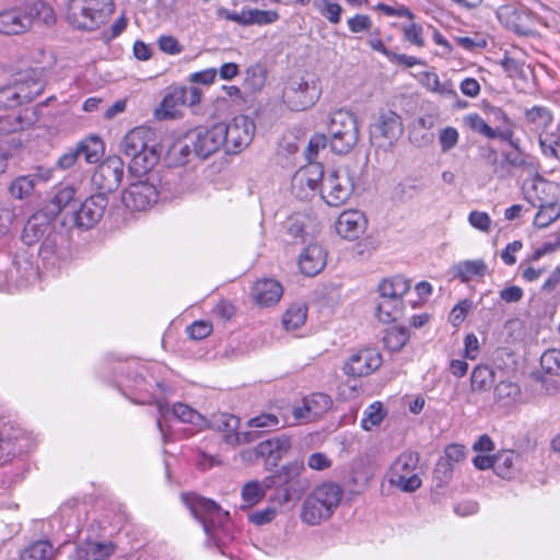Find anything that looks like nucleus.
Segmentation results:
<instances>
[{"mask_svg": "<svg viewBox=\"0 0 560 560\" xmlns=\"http://www.w3.org/2000/svg\"><path fill=\"white\" fill-rule=\"evenodd\" d=\"M327 253L322 245L311 244L300 255L301 271L308 277L319 273L326 266Z\"/></svg>", "mask_w": 560, "mask_h": 560, "instance_id": "nucleus-31", "label": "nucleus"}, {"mask_svg": "<svg viewBox=\"0 0 560 560\" xmlns=\"http://www.w3.org/2000/svg\"><path fill=\"white\" fill-rule=\"evenodd\" d=\"M320 94V82L314 73H294L283 88L282 100L290 109L304 110L313 106Z\"/></svg>", "mask_w": 560, "mask_h": 560, "instance_id": "nucleus-6", "label": "nucleus"}, {"mask_svg": "<svg viewBox=\"0 0 560 560\" xmlns=\"http://www.w3.org/2000/svg\"><path fill=\"white\" fill-rule=\"evenodd\" d=\"M23 97L26 96L19 92L14 83L0 89V109H9L22 105L25 103Z\"/></svg>", "mask_w": 560, "mask_h": 560, "instance_id": "nucleus-57", "label": "nucleus"}, {"mask_svg": "<svg viewBox=\"0 0 560 560\" xmlns=\"http://www.w3.org/2000/svg\"><path fill=\"white\" fill-rule=\"evenodd\" d=\"M327 129L330 148L337 154L350 152L359 140L357 118L348 110L334 112L329 117Z\"/></svg>", "mask_w": 560, "mask_h": 560, "instance_id": "nucleus-8", "label": "nucleus"}, {"mask_svg": "<svg viewBox=\"0 0 560 560\" xmlns=\"http://www.w3.org/2000/svg\"><path fill=\"white\" fill-rule=\"evenodd\" d=\"M34 254L20 247L14 253L0 254V290L23 289L38 280Z\"/></svg>", "mask_w": 560, "mask_h": 560, "instance_id": "nucleus-3", "label": "nucleus"}, {"mask_svg": "<svg viewBox=\"0 0 560 560\" xmlns=\"http://www.w3.org/2000/svg\"><path fill=\"white\" fill-rule=\"evenodd\" d=\"M532 205L539 208L534 218V225L538 229H545L560 218V205L558 202L537 205L532 201Z\"/></svg>", "mask_w": 560, "mask_h": 560, "instance_id": "nucleus-47", "label": "nucleus"}, {"mask_svg": "<svg viewBox=\"0 0 560 560\" xmlns=\"http://www.w3.org/2000/svg\"><path fill=\"white\" fill-rule=\"evenodd\" d=\"M410 282L401 277L395 276L382 280L377 287L380 300H399L409 291Z\"/></svg>", "mask_w": 560, "mask_h": 560, "instance_id": "nucleus-35", "label": "nucleus"}, {"mask_svg": "<svg viewBox=\"0 0 560 560\" xmlns=\"http://www.w3.org/2000/svg\"><path fill=\"white\" fill-rule=\"evenodd\" d=\"M377 8L386 15H397L401 19H405L406 22L402 26L405 35H420L422 33L421 26L413 23V15L405 5L392 7L388 4L380 3Z\"/></svg>", "mask_w": 560, "mask_h": 560, "instance_id": "nucleus-44", "label": "nucleus"}, {"mask_svg": "<svg viewBox=\"0 0 560 560\" xmlns=\"http://www.w3.org/2000/svg\"><path fill=\"white\" fill-rule=\"evenodd\" d=\"M304 471V463L293 460L282 466L275 475L267 477L272 479V487L278 486L280 488L278 494L280 504L288 503L293 494L302 492L306 488L307 480L302 479Z\"/></svg>", "mask_w": 560, "mask_h": 560, "instance_id": "nucleus-12", "label": "nucleus"}, {"mask_svg": "<svg viewBox=\"0 0 560 560\" xmlns=\"http://www.w3.org/2000/svg\"><path fill=\"white\" fill-rule=\"evenodd\" d=\"M192 156H196L195 145L189 143L187 131L170 148L167 159L173 166H182L189 163Z\"/></svg>", "mask_w": 560, "mask_h": 560, "instance_id": "nucleus-37", "label": "nucleus"}, {"mask_svg": "<svg viewBox=\"0 0 560 560\" xmlns=\"http://www.w3.org/2000/svg\"><path fill=\"white\" fill-rule=\"evenodd\" d=\"M155 404L159 411L156 424L160 432L162 433L164 441L167 439V431L165 427L167 424V418L170 415L182 422L190 423L196 427H200L205 423L203 417L197 410L192 409L186 404H175L172 408H170L166 401L162 399H155Z\"/></svg>", "mask_w": 560, "mask_h": 560, "instance_id": "nucleus-18", "label": "nucleus"}, {"mask_svg": "<svg viewBox=\"0 0 560 560\" xmlns=\"http://www.w3.org/2000/svg\"><path fill=\"white\" fill-rule=\"evenodd\" d=\"M209 425L212 430L222 433L223 441L232 446L247 443L249 433L238 432L240 419L228 412H218L211 416Z\"/></svg>", "mask_w": 560, "mask_h": 560, "instance_id": "nucleus-23", "label": "nucleus"}, {"mask_svg": "<svg viewBox=\"0 0 560 560\" xmlns=\"http://www.w3.org/2000/svg\"><path fill=\"white\" fill-rule=\"evenodd\" d=\"M521 395L520 386L512 381H501L494 387V398L503 406L515 401Z\"/></svg>", "mask_w": 560, "mask_h": 560, "instance_id": "nucleus-52", "label": "nucleus"}, {"mask_svg": "<svg viewBox=\"0 0 560 560\" xmlns=\"http://www.w3.org/2000/svg\"><path fill=\"white\" fill-rule=\"evenodd\" d=\"M113 10L112 0H70L67 20L79 31L93 32L106 21Z\"/></svg>", "mask_w": 560, "mask_h": 560, "instance_id": "nucleus-7", "label": "nucleus"}, {"mask_svg": "<svg viewBox=\"0 0 560 560\" xmlns=\"http://www.w3.org/2000/svg\"><path fill=\"white\" fill-rule=\"evenodd\" d=\"M464 125L474 132L485 136L490 139L493 136V128L477 113H471L463 118Z\"/></svg>", "mask_w": 560, "mask_h": 560, "instance_id": "nucleus-60", "label": "nucleus"}, {"mask_svg": "<svg viewBox=\"0 0 560 560\" xmlns=\"http://www.w3.org/2000/svg\"><path fill=\"white\" fill-rule=\"evenodd\" d=\"M38 177L36 175H20L9 185V194L18 200H25L34 192Z\"/></svg>", "mask_w": 560, "mask_h": 560, "instance_id": "nucleus-45", "label": "nucleus"}, {"mask_svg": "<svg viewBox=\"0 0 560 560\" xmlns=\"http://www.w3.org/2000/svg\"><path fill=\"white\" fill-rule=\"evenodd\" d=\"M124 161L117 156H108L105 159L94 171L91 177V183L97 194H103L107 197L108 194L115 191L124 176Z\"/></svg>", "mask_w": 560, "mask_h": 560, "instance_id": "nucleus-14", "label": "nucleus"}, {"mask_svg": "<svg viewBox=\"0 0 560 560\" xmlns=\"http://www.w3.org/2000/svg\"><path fill=\"white\" fill-rule=\"evenodd\" d=\"M34 121V113L28 114V110H25L24 114L19 115H0V135H9L19 130H23L24 128L31 126Z\"/></svg>", "mask_w": 560, "mask_h": 560, "instance_id": "nucleus-43", "label": "nucleus"}, {"mask_svg": "<svg viewBox=\"0 0 560 560\" xmlns=\"http://www.w3.org/2000/svg\"><path fill=\"white\" fill-rule=\"evenodd\" d=\"M190 177L185 176L178 179L171 174L165 179L160 190L148 180H138L131 183L122 192V203L130 211H145L150 209L158 200L160 195L167 197H182L191 192Z\"/></svg>", "mask_w": 560, "mask_h": 560, "instance_id": "nucleus-1", "label": "nucleus"}, {"mask_svg": "<svg viewBox=\"0 0 560 560\" xmlns=\"http://www.w3.org/2000/svg\"><path fill=\"white\" fill-rule=\"evenodd\" d=\"M267 80V70L262 65H254L246 69L244 85L250 92L262 89Z\"/></svg>", "mask_w": 560, "mask_h": 560, "instance_id": "nucleus-53", "label": "nucleus"}, {"mask_svg": "<svg viewBox=\"0 0 560 560\" xmlns=\"http://www.w3.org/2000/svg\"><path fill=\"white\" fill-rule=\"evenodd\" d=\"M540 365L547 373L560 375V350L545 351L540 358Z\"/></svg>", "mask_w": 560, "mask_h": 560, "instance_id": "nucleus-62", "label": "nucleus"}, {"mask_svg": "<svg viewBox=\"0 0 560 560\" xmlns=\"http://www.w3.org/2000/svg\"><path fill=\"white\" fill-rule=\"evenodd\" d=\"M382 364L381 353L373 348L353 352L343 364V372L351 377H362L376 371Z\"/></svg>", "mask_w": 560, "mask_h": 560, "instance_id": "nucleus-20", "label": "nucleus"}, {"mask_svg": "<svg viewBox=\"0 0 560 560\" xmlns=\"http://www.w3.org/2000/svg\"><path fill=\"white\" fill-rule=\"evenodd\" d=\"M201 100V91L196 86L172 88L163 97L160 106L155 109L158 119L175 118L182 107L194 106Z\"/></svg>", "mask_w": 560, "mask_h": 560, "instance_id": "nucleus-13", "label": "nucleus"}, {"mask_svg": "<svg viewBox=\"0 0 560 560\" xmlns=\"http://www.w3.org/2000/svg\"><path fill=\"white\" fill-rule=\"evenodd\" d=\"M499 22L509 32L516 35H530L529 30L530 14L524 8H517L513 4L499 7L497 10Z\"/></svg>", "mask_w": 560, "mask_h": 560, "instance_id": "nucleus-24", "label": "nucleus"}, {"mask_svg": "<svg viewBox=\"0 0 560 560\" xmlns=\"http://www.w3.org/2000/svg\"><path fill=\"white\" fill-rule=\"evenodd\" d=\"M108 205L103 194H95L86 198L79 209L72 207L70 223L72 226L89 230L100 222Z\"/></svg>", "mask_w": 560, "mask_h": 560, "instance_id": "nucleus-17", "label": "nucleus"}, {"mask_svg": "<svg viewBox=\"0 0 560 560\" xmlns=\"http://www.w3.org/2000/svg\"><path fill=\"white\" fill-rule=\"evenodd\" d=\"M525 120L532 131L537 135L545 129L552 127L553 122L550 112L542 106H534L530 109H527L525 113Z\"/></svg>", "mask_w": 560, "mask_h": 560, "instance_id": "nucleus-41", "label": "nucleus"}, {"mask_svg": "<svg viewBox=\"0 0 560 560\" xmlns=\"http://www.w3.org/2000/svg\"><path fill=\"white\" fill-rule=\"evenodd\" d=\"M343 495L341 487L326 481L315 487L304 499L301 509V521L310 526L322 524L331 517Z\"/></svg>", "mask_w": 560, "mask_h": 560, "instance_id": "nucleus-4", "label": "nucleus"}, {"mask_svg": "<svg viewBox=\"0 0 560 560\" xmlns=\"http://www.w3.org/2000/svg\"><path fill=\"white\" fill-rule=\"evenodd\" d=\"M354 189L353 172L348 166H339L327 173L323 172L319 192L322 199L330 207L343 205Z\"/></svg>", "mask_w": 560, "mask_h": 560, "instance_id": "nucleus-10", "label": "nucleus"}, {"mask_svg": "<svg viewBox=\"0 0 560 560\" xmlns=\"http://www.w3.org/2000/svg\"><path fill=\"white\" fill-rule=\"evenodd\" d=\"M54 547L48 540H37L28 545L20 553V560H51Z\"/></svg>", "mask_w": 560, "mask_h": 560, "instance_id": "nucleus-48", "label": "nucleus"}, {"mask_svg": "<svg viewBox=\"0 0 560 560\" xmlns=\"http://www.w3.org/2000/svg\"><path fill=\"white\" fill-rule=\"evenodd\" d=\"M385 416L386 412L383 408L382 402L374 401L365 409L363 418L361 420V427L364 430L370 431L373 427L381 424Z\"/></svg>", "mask_w": 560, "mask_h": 560, "instance_id": "nucleus-56", "label": "nucleus"}, {"mask_svg": "<svg viewBox=\"0 0 560 560\" xmlns=\"http://www.w3.org/2000/svg\"><path fill=\"white\" fill-rule=\"evenodd\" d=\"M182 500L191 515L202 524L205 533L217 540L218 529L225 525L229 513L223 511L214 501L199 497L196 493H183Z\"/></svg>", "mask_w": 560, "mask_h": 560, "instance_id": "nucleus-9", "label": "nucleus"}, {"mask_svg": "<svg viewBox=\"0 0 560 560\" xmlns=\"http://www.w3.org/2000/svg\"><path fill=\"white\" fill-rule=\"evenodd\" d=\"M541 151L547 156L557 158V148L560 145V125L545 129L538 135Z\"/></svg>", "mask_w": 560, "mask_h": 560, "instance_id": "nucleus-51", "label": "nucleus"}, {"mask_svg": "<svg viewBox=\"0 0 560 560\" xmlns=\"http://www.w3.org/2000/svg\"><path fill=\"white\" fill-rule=\"evenodd\" d=\"M521 463V455L514 451H502L494 456V471L504 479H511Z\"/></svg>", "mask_w": 560, "mask_h": 560, "instance_id": "nucleus-38", "label": "nucleus"}, {"mask_svg": "<svg viewBox=\"0 0 560 560\" xmlns=\"http://www.w3.org/2000/svg\"><path fill=\"white\" fill-rule=\"evenodd\" d=\"M307 318V306L303 302L292 303L282 315V326L288 331L302 327Z\"/></svg>", "mask_w": 560, "mask_h": 560, "instance_id": "nucleus-42", "label": "nucleus"}, {"mask_svg": "<svg viewBox=\"0 0 560 560\" xmlns=\"http://www.w3.org/2000/svg\"><path fill=\"white\" fill-rule=\"evenodd\" d=\"M306 402V409L311 411L314 419H317L326 411H328L332 405L330 397L324 393H314L304 398Z\"/></svg>", "mask_w": 560, "mask_h": 560, "instance_id": "nucleus-54", "label": "nucleus"}, {"mask_svg": "<svg viewBox=\"0 0 560 560\" xmlns=\"http://www.w3.org/2000/svg\"><path fill=\"white\" fill-rule=\"evenodd\" d=\"M63 236L58 232H49L43 240L38 249V257L46 270L56 271L66 261V249L63 248Z\"/></svg>", "mask_w": 560, "mask_h": 560, "instance_id": "nucleus-21", "label": "nucleus"}, {"mask_svg": "<svg viewBox=\"0 0 560 560\" xmlns=\"http://www.w3.org/2000/svg\"><path fill=\"white\" fill-rule=\"evenodd\" d=\"M504 162L513 168L532 176L538 173L535 159L522 150H511L502 153Z\"/></svg>", "mask_w": 560, "mask_h": 560, "instance_id": "nucleus-36", "label": "nucleus"}, {"mask_svg": "<svg viewBox=\"0 0 560 560\" xmlns=\"http://www.w3.org/2000/svg\"><path fill=\"white\" fill-rule=\"evenodd\" d=\"M115 550L109 542L85 541L79 545L70 555V560H107Z\"/></svg>", "mask_w": 560, "mask_h": 560, "instance_id": "nucleus-32", "label": "nucleus"}, {"mask_svg": "<svg viewBox=\"0 0 560 560\" xmlns=\"http://www.w3.org/2000/svg\"><path fill=\"white\" fill-rule=\"evenodd\" d=\"M272 487V479L265 478L262 482L252 480L246 482L242 488V500L246 508L259 503L268 489Z\"/></svg>", "mask_w": 560, "mask_h": 560, "instance_id": "nucleus-39", "label": "nucleus"}, {"mask_svg": "<svg viewBox=\"0 0 560 560\" xmlns=\"http://www.w3.org/2000/svg\"><path fill=\"white\" fill-rule=\"evenodd\" d=\"M120 150L130 159V173L137 176L150 172L160 160L155 133L148 127L141 126L128 131L121 140Z\"/></svg>", "mask_w": 560, "mask_h": 560, "instance_id": "nucleus-2", "label": "nucleus"}, {"mask_svg": "<svg viewBox=\"0 0 560 560\" xmlns=\"http://www.w3.org/2000/svg\"><path fill=\"white\" fill-rule=\"evenodd\" d=\"M323 167L317 163H310L307 166L300 168L292 177V194L301 199L306 200L315 196L319 184H322Z\"/></svg>", "mask_w": 560, "mask_h": 560, "instance_id": "nucleus-19", "label": "nucleus"}, {"mask_svg": "<svg viewBox=\"0 0 560 560\" xmlns=\"http://www.w3.org/2000/svg\"><path fill=\"white\" fill-rule=\"evenodd\" d=\"M74 188L71 186H66L56 192L51 200V205L57 211H66L67 213L71 214V210L69 211L68 209L71 207V202L74 201Z\"/></svg>", "mask_w": 560, "mask_h": 560, "instance_id": "nucleus-59", "label": "nucleus"}, {"mask_svg": "<svg viewBox=\"0 0 560 560\" xmlns=\"http://www.w3.org/2000/svg\"><path fill=\"white\" fill-rule=\"evenodd\" d=\"M215 15L219 20L231 21L240 25H265L278 19V13L271 10L243 9L237 12L223 7L217 8Z\"/></svg>", "mask_w": 560, "mask_h": 560, "instance_id": "nucleus-22", "label": "nucleus"}, {"mask_svg": "<svg viewBox=\"0 0 560 560\" xmlns=\"http://www.w3.org/2000/svg\"><path fill=\"white\" fill-rule=\"evenodd\" d=\"M56 22L54 10L40 0L34 1L28 12L22 15L16 10L0 12V34L22 35L26 32H40V26H49Z\"/></svg>", "mask_w": 560, "mask_h": 560, "instance_id": "nucleus-5", "label": "nucleus"}, {"mask_svg": "<svg viewBox=\"0 0 560 560\" xmlns=\"http://www.w3.org/2000/svg\"><path fill=\"white\" fill-rule=\"evenodd\" d=\"M409 338L410 335L407 328L393 326L385 330L383 342L386 349L396 352L405 347Z\"/></svg>", "mask_w": 560, "mask_h": 560, "instance_id": "nucleus-50", "label": "nucleus"}, {"mask_svg": "<svg viewBox=\"0 0 560 560\" xmlns=\"http://www.w3.org/2000/svg\"><path fill=\"white\" fill-rule=\"evenodd\" d=\"M188 139L195 145L196 156L207 159L224 145L223 124H215L210 128H194L188 131Z\"/></svg>", "mask_w": 560, "mask_h": 560, "instance_id": "nucleus-16", "label": "nucleus"}, {"mask_svg": "<svg viewBox=\"0 0 560 560\" xmlns=\"http://www.w3.org/2000/svg\"><path fill=\"white\" fill-rule=\"evenodd\" d=\"M404 303L399 300H380L376 305V316L380 322H395L402 313Z\"/></svg>", "mask_w": 560, "mask_h": 560, "instance_id": "nucleus-49", "label": "nucleus"}, {"mask_svg": "<svg viewBox=\"0 0 560 560\" xmlns=\"http://www.w3.org/2000/svg\"><path fill=\"white\" fill-rule=\"evenodd\" d=\"M14 84L20 93L24 94L25 103L32 102L42 94L45 88L43 68H32L18 73Z\"/></svg>", "mask_w": 560, "mask_h": 560, "instance_id": "nucleus-28", "label": "nucleus"}, {"mask_svg": "<svg viewBox=\"0 0 560 560\" xmlns=\"http://www.w3.org/2000/svg\"><path fill=\"white\" fill-rule=\"evenodd\" d=\"M472 308V301L469 299H464L460 302H458L451 311L450 313V323L454 327H458L464 319L466 318L467 314Z\"/></svg>", "mask_w": 560, "mask_h": 560, "instance_id": "nucleus-64", "label": "nucleus"}, {"mask_svg": "<svg viewBox=\"0 0 560 560\" xmlns=\"http://www.w3.org/2000/svg\"><path fill=\"white\" fill-rule=\"evenodd\" d=\"M49 232H56L52 229L51 220L46 213L37 212L25 223L21 234V241L24 245L31 247L42 238L44 240Z\"/></svg>", "mask_w": 560, "mask_h": 560, "instance_id": "nucleus-29", "label": "nucleus"}, {"mask_svg": "<svg viewBox=\"0 0 560 560\" xmlns=\"http://www.w3.org/2000/svg\"><path fill=\"white\" fill-rule=\"evenodd\" d=\"M28 447V439L20 428H4L0 431V466Z\"/></svg>", "mask_w": 560, "mask_h": 560, "instance_id": "nucleus-26", "label": "nucleus"}, {"mask_svg": "<svg viewBox=\"0 0 560 560\" xmlns=\"http://www.w3.org/2000/svg\"><path fill=\"white\" fill-rule=\"evenodd\" d=\"M374 129L376 132L393 142L396 141L404 131L401 118L398 114L393 110H385L377 117Z\"/></svg>", "mask_w": 560, "mask_h": 560, "instance_id": "nucleus-33", "label": "nucleus"}, {"mask_svg": "<svg viewBox=\"0 0 560 560\" xmlns=\"http://www.w3.org/2000/svg\"><path fill=\"white\" fill-rule=\"evenodd\" d=\"M256 126L244 115L236 116L229 125L223 124L224 147L228 153H237L253 140Z\"/></svg>", "mask_w": 560, "mask_h": 560, "instance_id": "nucleus-15", "label": "nucleus"}, {"mask_svg": "<svg viewBox=\"0 0 560 560\" xmlns=\"http://www.w3.org/2000/svg\"><path fill=\"white\" fill-rule=\"evenodd\" d=\"M282 294V285L275 279L257 280L250 292L253 301L261 307H269L277 304Z\"/></svg>", "mask_w": 560, "mask_h": 560, "instance_id": "nucleus-30", "label": "nucleus"}, {"mask_svg": "<svg viewBox=\"0 0 560 560\" xmlns=\"http://www.w3.org/2000/svg\"><path fill=\"white\" fill-rule=\"evenodd\" d=\"M314 8L330 23H339L342 8L332 0H313Z\"/></svg>", "mask_w": 560, "mask_h": 560, "instance_id": "nucleus-58", "label": "nucleus"}, {"mask_svg": "<svg viewBox=\"0 0 560 560\" xmlns=\"http://www.w3.org/2000/svg\"><path fill=\"white\" fill-rule=\"evenodd\" d=\"M16 218L15 207L10 201L0 203V238L9 233Z\"/></svg>", "mask_w": 560, "mask_h": 560, "instance_id": "nucleus-61", "label": "nucleus"}, {"mask_svg": "<svg viewBox=\"0 0 560 560\" xmlns=\"http://www.w3.org/2000/svg\"><path fill=\"white\" fill-rule=\"evenodd\" d=\"M459 140V133L454 127H445L439 132V143L441 145V151L446 153L454 149Z\"/></svg>", "mask_w": 560, "mask_h": 560, "instance_id": "nucleus-63", "label": "nucleus"}, {"mask_svg": "<svg viewBox=\"0 0 560 560\" xmlns=\"http://www.w3.org/2000/svg\"><path fill=\"white\" fill-rule=\"evenodd\" d=\"M419 459V454L416 452H402L388 468V482L404 492H415L418 490L422 483L418 474Z\"/></svg>", "mask_w": 560, "mask_h": 560, "instance_id": "nucleus-11", "label": "nucleus"}, {"mask_svg": "<svg viewBox=\"0 0 560 560\" xmlns=\"http://www.w3.org/2000/svg\"><path fill=\"white\" fill-rule=\"evenodd\" d=\"M487 265L482 259L464 260L451 268L453 278H458L462 282L468 283L475 279L483 278L487 272Z\"/></svg>", "mask_w": 560, "mask_h": 560, "instance_id": "nucleus-34", "label": "nucleus"}, {"mask_svg": "<svg viewBox=\"0 0 560 560\" xmlns=\"http://www.w3.org/2000/svg\"><path fill=\"white\" fill-rule=\"evenodd\" d=\"M368 228L365 215L359 210H346L335 222L337 234L347 241H354L364 234Z\"/></svg>", "mask_w": 560, "mask_h": 560, "instance_id": "nucleus-25", "label": "nucleus"}, {"mask_svg": "<svg viewBox=\"0 0 560 560\" xmlns=\"http://www.w3.org/2000/svg\"><path fill=\"white\" fill-rule=\"evenodd\" d=\"M291 448V440L288 435L281 434L261 441L258 443L254 452L257 457L266 459V463L271 466H277L281 458Z\"/></svg>", "mask_w": 560, "mask_h": 560, "instance_id": "nucleus-27", "label": "nucleus"}, {"mask_svg": "<svg viewBox=\"0 0 560 560\" xmlns=\"http://www.w3.org/2000/svg\"><path fill=\"white\" fill-rule=\"evenodd\" d=\"M126 387L128 390L132 392V395L126 394L132 402L139 405L152 402L154 397L151 392L152 385L148 383L143 375L137 374L129 381V384H127Z\"/></svg>", "mask_w": 560, "mask_h": 560, "instance_id": "nucleus-40", "label": "nucleus"}, {"mask_svg": "<svg viewBox=\"0 0 560 560\" xmlns=\"http://www.w3.org/2000/svg\"><path fill=\"white\" fill-rule=\"evenodd\" d=\"M79 155H83L88 163H96L104 153V143L100 137L91 136L77 144Z\"/></svg>", "mask_w": 560, "mask_h": 560, "instance_id": "nucleus-46", "label": "nucleus"}, {"mask_svg": "<svg viewBox=\"0 0 560 560\" xmlns=\"http://www.w3.org/2000/svg\"><path fill=\"white\" fill-rule=\"evenodd\" d=\"M494 381V372L487 365H478L471 373V388L472 390H487L491 387Z\"/></svg>", "mask_w": 560, "mask_h": 560, "instance_id": "nucleus-55", "label": "nucleus"}]
</instances>
